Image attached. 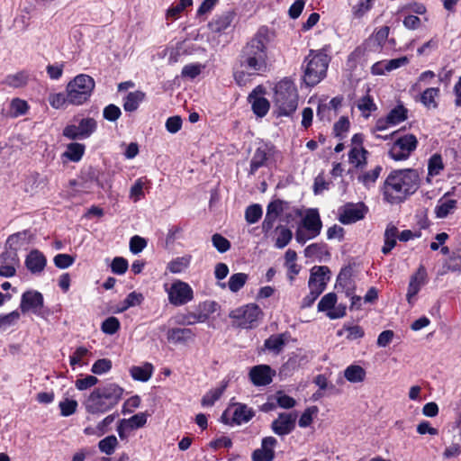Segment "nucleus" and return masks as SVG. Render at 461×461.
<instances>
[{"mask_svg": "<svg viewBox=\"0 0 461 461\" xmlns=\"http://www.w3.org/2000/svg\"><path fill=\"white\" fill-rule=\"evenodd\" d=\"M270 42L269 31L260 27L255 35L241 48L233 68V78L240 86H246L250 77L267 72L268 68L267 46Z\"/></svg>", "mask_w": 461, "mask_h": 461, "instance_id": "f257e3e1", "label": "nucleus"}, {"mask_svg": "<svg viewBox=\"0 0 461 461\" xmlns=\"http://www.w3.org/2000/svg\"><path fill=\"white\" fill-rule=\"evenodd\" d=\"M420 186V176L415 169L393 170L385 178L382 186L384 201L389 203H400L413 194Z\"/></svg>", "mask_w": 461, "mask_h": 461, "instance_id": "f03ea898", "label": "nucleus"}, {"mask_svg": "<svg viewBox=\"0 0 461 461\" xmlns=\"http://www.w3.org/2000/svg\"><path fill=\"white\" fill-rule=\"evenodd\" d=\"M124 389L115 383L95 388L83 402L87 413L104 414L113 409L122 399Z\"/></svg>", "mask_w": 461, "mask_h": 461, "instance_id": "7ed1b4c3", "label": "nucleus"}, {"mask_svg": "<svg viewBox=\"0 0 461 461\" xmlns=\"http://www.w3.org/2000/svg\"><path fill=\"white\" fill-rule=\"evenodd\" d=\"M274 103L279 116H290L296 111L298 93L292 80L284 78L276 85Z\"/></svg>", "mask_w": 461, "mask_h": 461, "instance_id": "20e7f679", "label": "nucleus"}, {"mask_svg": "<svg viewBox=\"0 0 461 461\" xmlns=\"http://www.w3.org/2000/svg\"><path fill=\"white\" fill-rule=\"evenodd\" d=\"M328 55L318 52L311 53L304 59L303 81L307 86H313L317 85L325 76L329 65Z\"/></svg>", "mask_w": 461, "mask_h": 461, "instance_id": "39448f33", "label": "nucleus"}, {"mask_svg": "<svg viewBox=\"0 0 461 461\" xmlns=\"http://www.w3.org/2000/svg\"><path fill=\"white\" fill-rule=\"evenodd\" d=\"M95 88L94 79L85 74L77 76L67 86L68 104L80 105L86 102Z\"/></svg>", "mask_w": 461, "mask_h": 461, "instance_id": "423d86ee", "label": "nucleus"}, {"mask_svg": "<svg viewBox=\"0 0 461 461\" xmlns=\"http://www.w3.org/2000/svg\"><path fill=\"white\" fill-rule=\"evenodd\" d=\"M262 314L263 312L258 305L249 303L230 311L229 317L236 321L237 326L242 329H252L257 326V322Z\"/></svg>", "mask_w": 461, "mask_h": 461, "instance_id": "0eeeda50", "label": "nucleus"}, {"mask_svg": "<svg viewBox=\"0 0 461 461\" xmlns=\"http://www.w3.org/2000/svg\"><path fill=\"white\" fill-rule=\"evenodd\" d=\"M417 138L413 134H406L395 140L388 154L395 161L405 160L417 149Z\"/></svg>", "mask_w": 461, "mask_h": 461, "instance_id": "6e6552de", "label": "nucleus"}, {"mask_svg": "<svg viewBox=\"0 0 461 461\" xmlns=\"http://www.w3.org/2000/svg\"><path fill=\"white\" fill-rule=\"evenodd\" d=\"M97 128L94 118L86 117L78 121V124H69L63 130V136L69 140H84L90 137Z\"/></svg>", "mask_w": 461, "mask_h": 461, "instance_id": "1a4fd4ad", "label": "nucleus"}, {"mask_svg": "<svg viewBox=\"0 0 461 461\" xmlns=\"http://www.w3.org/2000/svg\"><path fill=\"white\" fill-rule=\"evenodd\" d=\"M168 301L175 306H180L192 301L194 291L185 282L181 280L175 281L167 290Z\"/></svg>", "mask_w": 461, "mask_h": 461, "instance_id": "9d476101", "label": "nucleus"}, {"mask_svg": "<svg viewBox=\"0 0 461 461\" xmlns=\"http://www.w3.org/2000/svg\"><path fill=\"white\" fill-rule=\"evenodd\" d=\"M43 307V296L38 291L29 290L23 294L20 310L23 313L32 312L34 314H41Z\"/></svg>", "mask_w": 461, "mask_h": 461, "instance_id": "9b49d317", "label": "nucleus"}, {"mask_svg": "<svg viewBox=\"0 0 461 461\" xmlns=\"http://www.w3.org/2000/svg\"><path fill=\"white\" fill-rule=\"evenodd\" d=\"M297 415L282 412L271 424L272 430L278 436L290 434L295 428Z\"/></svg>", "mask_w": 461, "mask_h": 461, "instance_id": "f8f14e48", "label": "nucleus"}, {"mask_svg": "<svg viewBox=\"0 0 461 461\" xmlns=\"http://www.w3.org/2000/svg\"><path fill=\"white\" fill-rule=\"evenodd\" d=\"M20 260L15 251L5 250L0 254V276L12 277L16 274Z\"/></svg>", "mask_w": 461, "mask_h": 461, "instance_id": "ddd939ff", "label": "nucleus"}, {"mask_svg": "<svg viewBox=\"0 0 461 461\" xmlns=\"http://www.w3.org/2000/svg\"><path fill=\"white\" fill-rule=\"evenodd\" d=\"M249 375L254 385L266 386L272 383L275 371L267 365H258L250 369Z\"/></svg>", "mask_w": 461, "mask_h": 461, "instance_id": "4468645a", "label": "nucleus"}, {"mask_svg": "<svg viewBox=\"0 0 461 461\" xmlns=\"http://www.w3.org/2000/svg\"><path fill=\"white\" fill-rule=\"evenodd\" d=\"M277 440L274 437H266L262 439L261 448L252 453L253 461H272L275 457L274 447Z\"/></svg>", "mask_w": 461, "mask_h": 461, "instance_id": "2eb2a0df", "label": "nucleus"}, {"mask_svg": "<svg viewBox=\"0 0 461 461\" xmlns=\"http://www.w3.org/2000/svg\"><path fill=\"white\" fill-rule=\"evenodd\" d=\"M303 228L312 237H317L321 230L322 222L317 209H310L302 221Z\"/></svg>", "mask_w": 461, "mask_h": 461, "instance_id": "dca6fc26", "label": "nucleus"}, {"mask_svg": "<svg viewBox=\"0 0 461 461\" xmlns=\"http://www.w3.org/2000/svg\"><path fill=\"white\" fill-rule=\"evenodd\" d=\"M271 156V148L267 144H262L254 152L250 161L249 174L254 175L258 168L267 166Z\"/></svg>", "mask_w": 461, "mask_h": 461, "instance_id": "f3484780", "label": "nucleus"}, {"mask_svg": "<svg viewBox=\"0 0 461 461\" xmlns=\"http://www.w3.org/2000/svg\"><path fill=\"white\" fill-rule=\"evenodd\" d=\"M32 234L29 230H24L10 235L5 242V249L17 253L19 249L30 243Z\"/></svg>", "mask_w": 461, "mask_h": 461, "instance_id": "a211bd4d", "label": "nucleus"}, {"mask_svg": "<svg viewBox=\"0 0 461 461\" xmlns=\"http://www.w3.org/2000/svg\"><path fill=\"white\" fill-rule=\"evenodd\" d=\"M365 213L366 210L363 203L349 205L339 214V221L343 224H350L362 220Z\"/></svg>", "mask_w": 461, "mask_h": 461, "instance_id": "6ab92c4d", "label": "nucleus"}, {"mask_svg": "<svg viewBox=\"0 0 461 461\" xmlns=\"http://www.w3.org/2000/svg\"><path fill=\"white\" fill-rule=\"evenodd\" d=\"M426 270L423 267H420L416 274L411 277L408 292L406 294L407 301L410 304L413 303L412 299L420 292L422 285L425 283Z\"/></svg>", "mask_w": 461, "mask_h": 461, "instance_id": "aec40b11", "label": "nucleus"}, {"mask_svg": "<svg viewBox=\"0 0 461 461\" xmlns=\"http://www.w3.org/2000/svg\"><path fill=\"white\" fill-rule=\"evenodd\" d=\"M47 260L45 256L37 249L32 250L25 259V266L32 274H39L43 271Z\"/></svg>", "mask_w": 461, "mask_h": 461, "instance_id": "412c9836", "label": "nucleus"}, {"mask_svg": "<svg viewBox=\"0 0 461 461\" xmlns=\"http://www.w3.org/2000/svg\"><path fill=\"white\" fill-rule=\"evenodd\" d=\"M235 16L236 13L233 10L226 11L221 15L212 19L208 23V27L212 32H221L231 24Z\"/></svg>", "mask_w": 461, "mask_h": 461, "instance_id": "4be33fe9", "label": "nucleus"}, {"mask_svg": "<svg viewBox=\"0 0 461 461\" xmlns=\"http://www.w3.org/2000/svg\"><path fill=\"white\" fill-rule=\"evenodd\" d=\"M251 104L252 111L258 117H264L269 111L270 104L265 97H259L254 90L248 97Z\"/></svg>", "mask_w": 461, "mask_h": 461, "instance_id": "5701e85b", "label": "nucleus"}, {"mask_svg": "<svg viewBox=\"0 0 461 461\" xmlns=\"http://www.w3.org/2000/svg\"><path fill=\"white\" fill-rule=\"evenodd\" d=\"M330 271L328 267L321 266V267H313L311 270V275L309 280L313 278V285L315 288H319L320 286H323V291L326 288L327 282L330 279Z\"/></svg>", "mask_w": 461, "mask_h": 461, "instance_id": "b1692460", "label": "nucleus"}, {"mask_svg": "<svg viewBox=\"0 0 461 461\" xmlns=\"http://www.w3.org/2000/svg\"><path fill=\"white\" fill-rule=\"evenodd\" d=\"M234 407L232 422L235 424L249 422L255 415V411L245 403L237 402Z\"/></svg>", "mask_w": 461, "mask_h": 461, "instance_id": "393cba45", "label": "nucleus"}, {"mask_svg": "<svg viewBox=\"0 0 461 461\" xmlns=\"http://www.w3.org/2000/svg\"><path fill=\"white\" fill-rule=\"evenodd\" d=\"M194 337V332L188 328H173L167 331L168 341L175 344L185 343Z\"/></svg>", "mask_w": 461, "mask_h": 461, "instance_id": "a878e982", "label": "nucleus"}, {"mask_svg": "<svg viewBox=\"0 0 461 461\" xmlns=\"http://www.w3.org/2000/svg\"><path fill=\"white\" fill-rule=\"evenodd\" d=\"M457 202L455 199L441 198L435 207V214L438 219H444L453 213L456 208Z\"/></svg>", "mask_w": 461, "mask_h": 461, "instance_id": "bb28decb", "label": "nucleus"}, {"mask_svg": "<svg viewBox=\"0 0 461 461\" xmlns=\"http://www.w3.org/2000/svg\"><path fill=\"white\" fill-rule=\"evenodd\" d=\"M285 333L271 335L264 342L265 348L276 355L279 354L285 345Z\"/></svg>", "mask_w": 461, "mask_h": 461, "instance_id": "cd10ccee", "label": "nucleus"}, {"mask_svg": "<svg viewBox=\"0 0 461 461\" xmlns=\"http://www.w3.org/2000/svg\"><path fill=\"white\" fill-rule=\"evenodd\" d=\"M398 236V229L393 224H389L384 231V245L382 248V252L387 255L396 245V238Z\"/></svg>", "mask_w": 461, "mask_h": 461, "instance_id": "c85d7f7f", "label": "nucleus"}, {"mask_svg": "<svg viewBox=\"0 0 461 461\" xmlns=\"http://www.w3.org/2000/svg\"><path fill=\"white\" fill-rule=\"evenodd\" d=\"M145 94L141 91L130 92L123 102V108L126 112H134L140 104L144 100Z\"/></svg>", "mask_w": 461, "mask_h": 461, "instance_id": "c756f323", "label": "nucleus"}, {"mask_svg": "<svg viewBox=\"0 0 461 461\" xmlns=\"http://www.w3.org/2000/svg\"><path fill=\"white\" fill-rule=\"evenodd\" d=\"M228 386V382L223 381L221 385L218 388L212 389L207 392L202 398L201 403L203 406H212L218 401Z\"/></svg>", "mask_w": 461, "mask_h": 461, "instance_id": "7c9ffc66", "label": "nucleus"}, {"mask_svg": "<svg viewBox=\"0 0 461 461\" xmlns=\"http://www.w3.org/2000/svg\"><path fill=\"white\" fill-rule=\"evenodd\" d=\"M86 146L84 144L72 142L68 144L67 150L63 153V156L72 162H78L82 158Z\"/></svg>", "mask_w": 461, "mask_h": 461, "instance_id": "2f4dec72", "label": "nucleus"}, {"mask_svg": "<svg viewBox=\"0 0 461 461\" xmlns=\"http://www.w3.org/2000/svg\"><path fill=\"white\" fill-rule=\"evenodd\" d=\"M344 376L350 383H359L365 380L366 371L360 366L350 365L345 369Z\"/></svg>", "mask_w": 461, "mask_h": 461, "instance_id": "473e14b6", "label": "nucleus"}, {"mask_svg": "<svg viewBox=\"0 0 461 461\" xmlns=\"http://www.w3.org/2000/svg\"><path fill=\"white\" fill-rule=\"evenodd\" d=\"M383 170L382 166L377 165L374 169L364 172L357 176V180L366 188L374 186Z\"/></svg>", "mask_w": 461, "mask_h": 461, "instance_id": "72a5a7b5", "label": "nucleus"}, {"mask_svg": "<svg viewBox=\"0 0 461 461\" xmlns=\"http://www.w3.org/2000/svg\"><path fill=\"white\" fill-rule=\"evenodd\" d=\"M366 154L363 147H353L348 153V160L356 167H362L366 165Z\"/></svg>", "mask_w": 461, "mask_h": 461, "instance_id": "f704fd0d", "label": "nucleus"}, {"mask_svg": "<svg viewBox=\"0 0 461 461\" xmlns=\"http://www.w3.org/2000/svg\"><path fill=\"white\" fill-rule=\"evenodd\" d=\"M153 366L149 363H146L143 366H132L131 375L134 380L146 382L152 375Z\"/></svg>", "mask_w": 461, "mask_h": 461, "instance_id": "c9c22d12", "label": "nucleus"}, {"mask_svg": "<svg viewBox=\"0 0 461 461\" xmlns=\"http://www.w3.org/2000/svg\"><path fill=\"white\" fill-rule=\"evenodd\" d=\"M408 110L402 104H398L387 114L392 125H396L407 119Z\"/></svg>", "mask_w": 461, "mask_h": 461, "instance_id": "e433bc0d", "label": "nucleus"}, {"mask_svg": "<svg viewBox=\"0 0 461 461\" xmlns=\"http://www.w3.org/2000/svg\"><path fill=\"white\" fill-rule=\"evenodd\" d=\"M375 0H359L357 5L352 7V15L355 19H361L369 12L374 5Z\"/></svg>", "mask_w": 461, "mask_h": 461, "instance_id": "4c0bfd02", "label": "nucleus"}, {"mask_svg": "<svg viewBox=\"0 0 461 461\" xmlns=\"http://www.w3.org/2000/svg\"><path fill=\"white\" fill-rule=\"evenodd\" d=\"M322 255H330L327 251V245L325 243H312L307 246L304 249V256L306 258H321Z\"/></svg>", "mask_w": 461, "mask_h": 461, "instance_id": "58836bf2", "label": "nucleus"}, {"mask_svg": "<svg viewBox=\"0 0 461 461\" xmlns=\"http://www.w3.org/2000/svg\"><path fill=\"white\" fill-rule=\"evenodd\" d=\"M439 89L437 87L427 88L420 95V102L427 108H436L438 104L435 98L438 95Z\"/></svg>", "mask_w": 461, "mask_h": 461, "instance_id": "ea45409f", "label": "nucleus"}, {"mask_svg": "<svg viewBox=\"0 0 461 461\" xmlns=\"http://www.w3.org/2000/svg\"><path fill=\"white\" fill-rule=\"evenodd\" d=\"M276 231L277 238L275 245L278 249H283L291 241L293 233L288 228L282 225L276 227Z\"/></svg>", "mask_w": 461, "mask_h": 461, "instance_id": "a19ab883", "label": "nucleus"}, {"mask_svg": "<svg viewBox=\"0 0 461 461\" xmlns=\"http://www.w3.org/2000/svg\"><path fill=\"white\" fill-rule=\"evenodd\" d=\"M308 285L310 288V293L303 298V303H302V306L304 308L311 307L313 304V303L316 301V299L323 292V286L322 287L320 286L319 288L314 287L313 278L312 280H309Z\"/></svg>", "mask_w": 461, "mask_h": 461, "instance_id": "79ce46f5", "label": "nucleus"}, {"mask_svg": "<svg viewBox=\"0 0 461 461\" xmlns=\"http://www.w3.org/2000/svg\"><path fill=\"white\" fill-rule=\"evenodd\" d=\"M118 446L117 438L113 435L107 436L101 439L98 443V447L102 453L106 455L113 454L116 447Z\"/></svg>", "mask_w": 461, "mask_h": 461, "instance_id": "37998d69", "label": "nucleus"}, {"mask_svg": "<svg viewBox=\"0 0 461 461\" xmlns=\"http://www.w3.org/2000/svg\"><path fill=\"white\" fill-rule=\"evenodd\" d=\"M28 82V75L25 72H18L5 77L4 83L12 87H22Z\"/></svg>", "mask_w": 461, "mask_h": 461, "instance_id": "c03bdc74", "label": "nucleus"}, {"mask_svg": "<svg viewBox=\"0 0 461 461\" xmlns=\"http://www.w3.org/2000/svg\"><path fill=\"white\" fill-rule=\"evenodd\" d=\"M247 280H248V275L245 273L233 274L230 277L229 282H228L229 289L231 292L236 293V292L240 291L244 286Z\"/></svg>", "mask_w": 461, "mask_h": 461, "instance_id": "a18cd8bd", "label": "nucleus"}, {"mask_svg": "<svg viewBox=\"0 0 461 461\" xmlns=\"http://www.w3.org/2000/svg\"><path fill=\"white\" fill-rule=\"evenodd\" d=\"M29 105L26 101L20 98H14L10 104V113L12 117H18L27 113Z\"/></svg>", "mask_w": 461, "mask_h": 461, "instance_id": "49530a36", "label": "nucleus"}, {"mask_svg": "<svg viewBox=\"0 0 461 461\" xmlns=\"http://www.w3.org/2000/svg\"><path fill=\"white\" fill-rule=\"evenodd\" d=\"M121 327L120 321L113 316L106 318L101 324V330L107 335L115 334Z\"/></svg>", "mask_w": 461, "mask_h": 461, "instance_id": "de8ad7c7", "label": "nucleus"}, {"mask_svg": "<svg viewBox=\"0 0 461 461\" xmlns=\"http://www.w3.org/2000/svg\"><path fill=\"white\" fill-rule=\"evenodd\" d=\"M190 259L186 257L176 258L167 264V268L173 274L183 272L189 266Z\"/></svg>", "mask_w": 461, "mask_h": 461, "instance_id": "09e8293b", "label": "nucleus"}, {"mask_svg": "<svg viewBox=\"0 0 461 461\" xmlns=\"http://www.w3.org/2000/svg\"><path fill=\"white\" fill-rule=\"evenodd\" d=\"M262 208L259 204L255 203L247 207L245 212V219L248 223L253 224L259 221L262 217Z\"/></svg>", "mask_w": 461, "mask_h": 461, "instance_id": "8fccbe9b", "label": "nucleus"}, {"mask_svg": "<svg viewBox=\"0 0 461 461\" xmlns=\"http://www.w3.org/2000/svg\"><path fill=\"white\" fill-rule=\"evenodd\" d=\"M444 169L442 158L439 154H434L429 159L428 171L429 176H438Z\"/></svg>", "mask_w": 461, "mask_h": 461, "instance_id": "3c124183", "label": "nucleus"}, {"mask_svg": "<svg viewBox=\"0 0 461 461\" xmlns=\"http://www.w3.org/2000/svg\"><path fill=\"white\" fill-rule=\"evenodd\" d=\"M20 320V312L13 311L7 314L0 315V330H6L7 328L15 325Z\"/></svg>", "mask_w": 461, "mask_h": 461, "instance_id": "603ef678", "label": "nucleus"}, {"mask_svg": "<svg viewBox=\"0 0 461 461\" xmlns=\"http://www.w3.org/2000/svg\"><path fill=\"white\" fill-rule=\"evenodd\" d=\"M337 303V294L335 293H329L325 294L318 303V310L325 312L332 310Z\"/></svg>", "mask_w": 461, "mask_h": 461, "instance_id": "864d4df0", "label": "nucleus"}, {"mask_svg": "<svg viewBox=\"0 0 461 461\" xmlns=\"http://www.w3.org/2000/svg\"><path fill=\"white\" fill-rule=\"evenodd\" d=\"M77 402L72 399H65L59 404L60 409V414L64 417H68L77 411Z\"/></svg>", "mask_w": 461, "mask_h": 461, "instance_id": "5fc2aeb1", "label": "nucleus"}, {"mask_svg": "<svg viewBox=\"0 0 461 461\" xmlns=\"http://www.w3.org/2000/svg\"><path fill=\"white\" fill-rule=\"evenodd\" d=\"M147 422V415L143 412L137 413L130 419L122 420V423H126L131 429H139L143 427Z\"/></svg>", "mask_w": 461, "mask_h": 461, "instance_id": "6e6d98bb", "label": "nucleus"}, {"mask_svg": "<svg viewBox=\"0 0 461 461\" xmlns=\"http://www.w3.org/2000/svg\"><path fill=\"white\" fill-rule=\"evenodd\" d=\"M213 247L220 252L224 253L230 248V242L222 235L215 233L212 237Z\"/></svg>", "mask_w": 461, "mask_h": 461, "instance_id": "4d7b16f0", "label": "nucleus"}, {"mask_svg": "<svg viewBox=\"0 0 461 461\" xmlns=\"http://www.w3.org/2000/svg\"><path fill=\"white\" fill-rule=\"evenodd\" d=\"M112 368V361L107 358H101L96 360L92 366L91 371L95 375H103L107 373Z\"/></svg>", "mask_w": 461, "mask_h": 461, "instance_id": "13d9d810", "label": "nucleus"}, {"mask_svg": "<svg viewBox=\"0 0 461 461\" xmlns=\"http://www.w3.org/2000/svg\"><path fill=\"white\" fill-rule=\"evenodd\" d=\"M49 102L53 108H62L65 104H68V93L66 91V93L50 95Z\"/></svg>", "mask_w": 461, "mask_h": 461, "instance_id": "bf43d9fd", "label": "nucleus"}, {"mask_svg": "<svg viewBox=\"0 0 461 461\" xmlns=\"http://www.w3.org/2000/svg\"><path fill=\"white\" fill-rule=\"evenodd\" d=\"M193 5V0H180L176 5H172L167 13V17L176 18L186 7Z\"/></svg>", "mask_w": 461, "mask_h": 461, "instance_id": "052dcab7", "label": "nucleus"}, {"mask_svg": "<svg viewBox=\"0 0 461 461\" xmlns=\"http://www.w3.org/2000/svg\"><path fill=\"white\" fill-rule=\"evenodd\" d=\"M122 114L121 109L115 104H109L104 107L103 111V116L105 120L109 122L117 121Z\"/></svg>", "mask_w": 461, "mask_h": 461, "instance_id": "680f3d73", "label": "nucleus"}, {"mask_svg": "<svg viewBox=\"0 0 461 461\" xmlns=\"http://www.w3.org/2000/svg\"><path fill=\"white\" fill-rule=\"evenodd\" d=\"M75 262V258L68 254H58L54 257V264L58 268L65 269Z\"/></svg>", "mask_w": 461, "mask_h": 461, "instance_id": "e2e57ef3", "label": "nucleus"}, {"mask_svg": "<svg viewBox=\"0 0 461 461\" xmlns=\"http://www.w3.org/2000/svg\"><path fill=\"white\" fill-rule=\"evenodd\" d=\"M111 268L113 273L123 275L128 269V261L122 257H116L111 264Z\"/></svg>", "mask_w": 461, "mask_h": 461, "instance_id": "0e129e2a", "label": "nucleus"}, {"mask_svg": "<svg viewBox=\"0 0 461 461\" xmlns=\"http://www.w3.org/2000/svg\"><path fill=\"white\" fill-rule=\"evenodd\" d=\"M98 383V379L94 375H86L84 378L77 379L75 385L77 390L84 391L86 390Z\"/></svg>", "mask_w": 461, "mask_h": 461, "instance_id": "69168bd1", "label": "nucleus"}, {"mask_svg": "<svg viewBox=\"0 0 461 461\" xmlns=\"http://www.w3.org/2000/svg\"><path fill=\"white\" fill-rule=\"evenodd\" d=\"M357 108L363 113H371L376 110V105L374 103L372 97L369 95H366L359 99L357 103Z\"/></svg>", "mask_w": 461, "mask_h": 461, "instance_id": "338daca9", "label": "nucleus"}, {"mask_svg": "<svg viewBox=\"0 0 461 461\" xmlns=\"http://www.w3.org/2000/svg\"><path fill=\"white\" fill-rule=\"evenodd\" d=\"M147 246V241L144 238L138 235L133 236L130 240V250L133 254L141 252Z\"/></svg>", "mask_w": 461, "mask_h": 461, "instance_id": "774afa93", "label": "nucleus"}]
</instances>
